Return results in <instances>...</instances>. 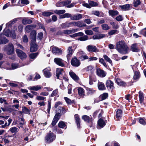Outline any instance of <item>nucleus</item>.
Here are the masks:
<instances>
[{"instance_id": "nucleus-32", "label": "nucleus", "mask_w": 146, "mask_h": 146, "mask_svg": "<svg viewBox=\"0 0 146 146\" xmlns=\"http://www.w3.org/2000/svg\"><path fill=\"white\" fill-rule=\"evenodd\" d=\"M98 85V89L100 90H104L106 88L103 82H99Z\"/></svg>"}, {"instance_id": "nucleus-8", "label": "nucleus", "mask_w": 146, "mask_h": 146, "mask_svg": "<svg viewBox=\"0 0 146 146\" xmlns=\"http://www.w3.org/2000/svg\"><path fill=\"white\" fill-rule=\"evenodd\" d=\"M86 49L89 52H96L99 51L98 49L96 46L92 45H90L87 46L86 47Z\"/></svg>"}, {"instance_id": "nucleus-31", "label": "nucleus", "mask_w": 146, "mask_h": 146, "mask_svg": "<svg viewBox=\"0 0 146 146\" xmlns=\"http://www.w3.org/2000/svg\"><path fill=\"white\" fill-rule=\"evenodd\" d=\"M22 111H23V113L25 114H28L29 115H30V111L31 110L29 109L27 107L25 106L22 107Z\"/></svg>"}, {"instance_id": "nucleus-26", "label": "nucleus", "mask_w": 146, "mask_h": 146, "mask_svg": "<svg viewBox=\"0 0 146 146\" xmlns=\"http://www.w3.org/2000/svg\"><path fill=\"white\" fill-rule=\"evenodd\" d=\"M105 36L104 34H100L93 36V38L94 39H98L104 37Z\"/></svg>"}, {"instance_id": "nucleus-50", "label": "nucleus", "mask_w": 146, "mask_h": 146, "mask_svg": "<svg viewBox=\"0 0 146 146\" xmlns=\"http://www.w3.org/2000/svg\"><path fill=\"white\" fill-rule=\"evenodd\" d=\"M139 122L141 124L144 125L146 124V121L143 118H139Z\"/></svg>"}, {"instance_id": "nucleus-52", "label": "nucleus", "mask_w": 146, "mask_h": 146, "mask_svg": "<svg viewBox=\"0 0 146 146\" xmlns=\"http://www.w3.org/2000/svg\"><path fill=\"white\" fill-rule=\"evenodd\" d=\"M89 4L90 5L91 7L96 6L98 5V4L96 2L92 1H89Z\"/></svg>"}, {"instance_id": "nucleus-42", "label": "nucleus", "mask_w": 146, "mask_h": 146, "mask_svg": "<svg viewBox=\"0 0 146 146\" xmlns=\"http://www.w3.org/2000/svg\"><path fill=\"white\" fill-rule=\"evenodd\" d=\"M18 18H15L13 20L9 22H8L6 24V25L7 26H11L12 24H14L16 23L17 21Z\"/></svg>"}, {"instance_id": "nucleus-4", "label": "nucleus", "mask_w": 146, "mask_h": 146, "mask_svg": "<svg viewBox=\"0 0 146 146\" xmlns=\"http://www.w3.org/2000/svg\"><path fill=\"white\" fill-rule=\"evenodd\" d=\"M5 50L7 51V54L9 55L13 54L14 51V47L12 43H9L5 46Z\"/></svg>"}, {"instance_id": "nucleus-22", "label": "nucleus", "mask_w": 146, "mask_h": 146, "mask_svg": "<svg viewBox=\"0 0 146 146\" xmlns=\"http://www.w3.org/2000/svg\"><path fill=\"white\" fill-rule=\"evenodd\" d=\"M109 15L113 17H114L119 14L117 10H110L108 11Z\"/></svg>"}, {"instance_id": "nucleus-1", "label": "nucleus", "mask_w": 146, "mask_h": 146, "mask_svg": "<svg viewBox=\"0 0 146 146\" xmlns=\"http://www.w3.org/2000/svg\"><path fill=\"white\" fill-rule=\"evenodd\" d=\"M116 49L120 53L126 54L128 53L129 48L123 40L119 41L116 44Z\"/></svg>"}, {"instance_id": "nucleus-51", "label": "nucleus", "mask_w": 146, "mask_h": 146, "mask_svg": "<svg viewBox=\"0 0 146 146\" xmlns=\"http://www.w3.org/2000/svg\"><path fill=\"white\" fill-rule=\"evenodd\" d=\"M103 57L108 62L110 63L111 64L112 63L111 60L106 55H103Z\"/></svg>"}, {"instance_id": "nucleus-11", "label": "nucleus", "mask_w": 146, "mask_h": 146, "mask_svg": "<svg viewBox=\"0 0 146 146\" xmlns=\"http://www.w3.org/2000/svg\"><path fill=\"white\" fill-rule=\"evenodd\" d=\"M74 52L73 49H71V47H68L67 50L66 57L68 60H69L72 57Z\"/></svg>"}, {"instance_id": "nucleus-39", "label": "nucleus", "mask_w": 146, "mask_h": 146, "mask_svg": "<svg viewBox=\"0 0 146 146\" xmlns=\"http://www.w3.org/2000/svg\"><path fill=\"white\" fill-rule=\"evenodd\" d=\"M38 54V52L31 53L29 54V57L30 59L34 60L37 56Z\"/></svg>"}, {"instance_id": "nucleus-62", "label": "nucleus", "mask_w": 146, "mask_h": 146, "mask_svg": "<svg viewBox=\"0 0 146 146\" xmlns=\"http://www.w3.org/2000/svg\"><path fill=\"white\" fill-rule=\"evenodd\" d=\"M63 33L65 34L69 35L72 34L71 30H65L63 31Z\"/></svg>"}, {"instance_id": "nucleus-18", "label": "nucleus", "mask_w": 146, "mask_h": 146, "mask_svg": "<svg viewBox=\"0 0 146 146\" xmlns=\"http://www.w3.org/2000/svg\"><path fill=\"white\" fill-rule=\"evenodd\" d=\"M96 73L98 76L102 77H104L106 75L105 72L100 69L97 70Z\"/></svg>"}, {"instance_id": "nucleus-23", "label": "nucleus", "mask_w": 146, "mask_h": 146, "mask_svg": "<svg viewBox=\"0 0 146 146\" xmlns=\"http://www.w3.org/2000/svg\"><path fill=\"white\" fill-rule=\"evenodd\" d=\"M38 49L37 45L36 43H31L30 51L31 52H34L36 51Z\"/></svg>"}, {"instance_id": "nucleus-34", "label": "nucleus", "mask_w": 146, "mask_h": 146, "mask_svg": "<svg viewBox=\"0 0 146 146\" xmlns=\"http://www.w3.org/2000/svg\"><path fill=\"white\" fill-rule=\"evenodd\" d=\"M60 25L62 28L63 29L68 28L70 27L69 22L68 21L62 23Z\"/></svg>"}, {"instance_id": "nucleus-38", "label": "nucleus", "mask_w": 146, "mask_h": 146, "mask_svg": "<svg viewBox=\"0 0 146 146\" xmlns=\"http://www.w3.org/2000/svg\"><path fill=\"white\" fill-rule=\"evenodd\" d=\"M53 14V13L52 12H49L48 11H45L42 12V15L44 16L49 17Z\"/></svg>"}, {"instance_id": "nucleus-25", "label": "nucleus", "mask_w": 146, "mask_h": 146, "mask_svg": "<svg viewBox=\"0 0 146 146\" xmlns=\"http://www.w3.org/2000/svg\"><path fill=\"white\" fill-rule=\"evenodd\" d=\"M32 21L29 18H25L22 21V23L24 25H27L32 23Z\"/></svg>"}, {"instance_id": "nucleus-47", "label": "nucleus", "mask_w": 146, "mask_h": 146, "mask_svg": "<svg viewBox=\"0 0 146 146\" xmlns=\"http://www.w3.org/2000/svg\"><path fill=\"white\" fill-rule=\"evenodd\" d=\"M17 128L15 127H13L11 128L8 131H9L12 133H16L17 132Z\"/></svg>"}, {"instance_id": "nucleus-48", "label": "nucleus", "mask_w": 146, "mask_h": 146, "mask_svg": "<svg viewBox=\"0 0 146 146\" xmlns=\"http://www.w3.org/2000/svg\"><path fill=\"white\" fill-rule=\"evenodd\" d=\"M66 11L65 10H55L54 11V12L56 14L59 15L65 13Z\"/></svg>"}, {"instance_id": "nucleus-21", "label": "nucleus", "mask_w": 146, "mask_h": 146, "mask_svg": "<svg viewBox=\"0 0 146 146\" xmlns=\"http://www.w3.org/2000/svg\"><path fill=\"white\" fill-rule=\"evenodd\" d=\"M42 88V86L37 85L35 86H30L28 88V89L30 90L38 91Z\"/></svg>"}, {"instance_id": "nucleus-37", "label": "nucleus", "mask_w": 146, "mask_h": 146, "mask_svg": "<svg viewBox=\"0 0 146 146\" xmlns=\"http://www.w3.org/2000/svg\"><path fill=\"white\" fill-rule=\"evenodd\" d=\"M101 100H103L106 99L108 97V94L107 93H104L100 95V96Z\"/></svg>"}, {"instance_id": "nucleus-29", "label": "nucleus", "mask_w": 146, "mask_h": 146, "mask_svg": "<svg viewBox=\"0 0 146 146\" xmlns=\"http://www.w3.org/2000/svg\"><path fill=\"white\" fill-rule=\"evenodd\" d=\"M131 48L133 52H138L139 51V49L138 48L136 44H133L131 46Z\"/></svg>"}, {"instance_id": "nucleus-55", "label": "nucleus", "mask_w": 146, "mask_h": 146, "mask_svg": "<svg viewBox=\"0 0 146 146\" xmlns=\"http://www.w3.org/2000/svg\"><path fill=\"white\" fill-rule=\"evenodd\" d=\"M141 3L140 0H134L133 1L134 6L135 7L138 6Z\"/></svg>"}, {"instance_id": "nucleus-12", "label": "nucleus", "mask_w": 146, "mask_h": 146, "mask_svg": "<svg viewBox=\"0 0 146 146\" xmlns=\"http://www.w3.org/2000/svg\"><path fill=\"white\" fill-rule=\"evenodd\" d=\"M36 33L35 31H33L30 34V38L31 39V43H36Z\"/></svg>"}, {"instance_id": "nucleus-16", "label": "nucleus", "mask_w": 146, "mask_h": 146, "mask_svg": "<svg viewBox=\"0 0 146 146\" xmlns=\"http://www.w3.org/2000/svg\"><path fill=\"white\" fill-rule=\"evenodd\" d=\"M52 51L53 53L56 54H61L62 52V51L60 49L56 47H53Z\"/></svg>"}, {"instance_id": "nucleus-3", "label": "nucleus", "mask_w": 146, "mask_h": 146, "mask_svg": "<svg viewBox=\"0 0 146 146\" xmlns=\"http://www.w3.org/2000/svg\"><path fill=\"white\" fill-rule=\"evenodd\" d=\"M56 139V135L53 133H48L45 137V141L46 143L52 142Z\"/></svg>"}, {"instance_id": "nucleus-60", "label": "nucleus", "mask_w": 146, "mask_h": 146, "mask_svg": "<svg viewBox=\"0 0 146 146\" xmlns=\"http://www.w3.org/2000/svg\"><path fill=\"white\" fill-rule=\"evenodd\" d=\"M92 14L96 15L98 17H100V13L98 11H93L92 12Z\"/></svg>"}, {"instance_id": "nucleus-43", "label": "nucleus", "mask_w": 146, "mask_h": 146, "mask_svg": "<svg viewBox=\"0 0 146 146\" xmlns=\"http://www.w3.org/2000/svg\"><path fill=\"white\" fill-rule=\"evenodd\" d=\"M21 66L19 65L18 64L13 63L11 64L12 68L11 69L14 70L17 68H19Z\"/></svg>"}, {"instance_id": "nucleus-46", "label": "nucleus", "mask_w": 146, "mask_h": 146, "mask_svg": "<svg viewBox=\"0 0 146 146\" xmlns=\"http://www.w3.org/2000/svg\"><path fill=\"white\" fill-rule=\"evenodd\" d=\"M9 85L12 87H16L18 86L19 83L18 82H16L15 83L10 82L9 83Z\"/></svg>"}, {"instance_id": "nucleus-19", "label": "nucleus", "mask_w": 146, "mask_h": 146, "mask_svg": "<svg viewBox=\"0 0 146 146\" xmlns=\"http://www.w3.org/2000/svg\"><path fill=\"white\" fill-rule=\"evenodd\" d=\"M123 111L120 109H118L116 112V120H119L122 117Z\"/></svg>"}, {"instance_id": "nucleus-28", "label": "nucleus", "mask_w": 146, "mask_h": 146, "mask_svg": "<svg viewBox=\"0 0 146 146\" xmlns=\"http://www.w3.org/2000/svg\"><path fill=\"white\" fill-rule=\"evenodd\" d=\"M120 7L123 11H128L130 7V4H126L123 5L119 6Z\"/></svg>"}, {"instance_id": "nucleus-44", "label": "nucleus", "mask_w": 146, "mask_h": 146, "mask_svg": "<svg viewBox=\"0 0 146 146\" xmlns=\"http://www.w3.org/2000/svg\"><path fill=\"white\" fill-rule=\"evenodd\" d=\"M140 76V74L139 72L135 71L134 72V75L133 78L134 80L138 79Z\"/></svg>"}, {"instance_id": "nucleus-58", "label": "nucleus", "mask_w": 146, "mask_h": 146, "mask_svg": "<svg viewBox=\"0 0 146 146\" xmlns=\"http://www.w3.org/2000/svg\"><path fill=\"white\" fill-rule=\"evenodd\" d=\"M85 33L87 35H90L93 34V31L90 30H86L85 31Z\"/></svg>"}, {"instance_id": "nucleus-53", "label": "nucleus", "mask_w": 146, "mask_h": 146, "mask_svg": "<svg viewBox=\"0 0 146 146\" xmlns=\"http://www.w3.org/2000/svg\"><path fill=\"white\" fill-rule=\"evenodd\" d=\"M119 31L116 30H112L108 33L109 35H111L115 34L118 33Z\"/></svg>"}, {"instance_id": "nucleus-57", "label": "nucleus", "mask_w": 146, "mask_h": 146, "mask_svg": "<svg viewBox=\"0 0 146 146\" xmlns=\"http://www.w3.org/2000/svg\"><path fill=\"white\" fill-rule=\"evenodd\" d=\"M64 99L65 100L67 104H71L72 103L71 100L68 98L67 97H64Z\"/></svg>"}, {"instance_id": "nucleus-6", "label": "nucleus", "mask_w": 146, "mask_h": 146, "mask_svg": "<svg viewBox=\"0 0 146 146\" xmlns=\"http://www.w3.org/2000/svg\"><path fill=\"white\" fill-rule=\"evenodd\" d=\"M72 65L75 67H78L80 64V60L76 57H74L72 58L71 61Z\"/></svg>"}, {"instance_id": "nucleus-30", "label": "nucleus", "mask_w": 146, "mask_h": 146, "mask_svg": "<svg viewBox=\"0 0 146 146\" xmlns=\"http://www.w3.org/2000/svg\"><path fill=\"white\" fill-rule=\"evenodd\" d=\"M69 74L71 77L74 80H79L78 77L76 74L72 72H70Z\"/></svg>"}, {"instance_id": "nucleus-17", "label": "nucleus", "mask_w": 146, "mask_h": 146, "mask_svg": "<svg viewBox=\"0 0 146 146\" xmlns=\"http://www.w3.org/2000/svg\"><path fill=\"white\" fill-rule=\"evenodd\" d=\"M139 100L140 104L141 105H145V103L144 102V95L142 92H139Z\"/></svg>"}, {"instance_id": "nucleus-40", "label": "nucleus", "mask_w": 146, "mask_h": 146, "mask_svg": "<svg viewBox=\"0 0 146 146\" xmlns=\"http://www.w3.org/2000/svg\"><path fill=\"white\" fill-rule=\"evenodd\" d=\"M88 36L84 35L82 36L79 38L78 40L80 41H84L88 40Z\"/></svg>"}, {"instance_id": "nucleus-33", "label": "nucleus", "mask_w": 146, "mask_h": 146, "mask_svg": "<svg viewBox=\"0 0 146 146\" xmlns=\"http://www.w3.org/2000/svg\"><path fill=\"white\" fill-rule=\"evenodd\" d=\"M36 25H27L25 27V30L27 32H29L31 30L36 27Z\"/></svg>"}, {"instance_id": "nucleus-64", "label": "nucleus", "mask_w": 146, "mask_h": 146, "mask_svg": "<svg viewBox=\"0 0 146 146\" xmlns=\"http://www.w3.org/2000/svg\"><path fill=\"white\" fill-rule=\"evenodd\" d=\"M115 19L118 21H120L123 20V18L121 15H119L116 17Z\"/></svg>"}, {"instance_id": "nucleus-63", "label": "nucleus", "mask_w": 146, "mask_h": 146, "mask_svg": "<svg viewBox=\"0 0 146 146\" xmlns=\"http://www.w3.org/2000/svg\"><path fill=\"white\" fill-rule=\"evenodd\" d=\"M71 1V0H66L63 1L64 6L68 5Z\"/></svg>"}, {"instance_id": "nucleus-36", "label": "nucleus", "mask_w": 146, "mask_h": 146, "mask_svg": "<svg viewBox=\"0 0 146 146\" xmlns=\"http://www.w3.org/2000/svg\"><path fill=\"white\" fill-rule=\"evenodd\" d=\"M58 126L61 128H64L66 126V123L63 121H60L58 125Z\"/></svg>"}, {"instance_id": "nucleus-7", "label": "nucleus", "mask_w": 146, "mask_h": 146, "mask_svg": "<svg viewBox=\"0 0 146 146\" xmlns=\"http://www.w3.org/2000/svg\"><path fill=\"white\" fill-rule=\"evenodd\" d=\"M64 72L63 68H57L56 70V76L58 79H62L63 77Z\"/></svg>"}, {"instance_id": "nucleus-61", "label": "nucleus", "mask_w": 146, "mask_h": 146, "mask_svg": "<svg viewBox=\"0 0 146 146\" xmlns=\"http://www.w3.org/2000/svg\"><path fill=\"white\" fill-rule=\"evenodd\" d=\"M146 27L144 29L142 30L139 32L140 33L143 35L145 36H146Z\"/></svg>"}, {"instance_id": "nucleus-2", "label": "nucleus", "mask_w": 146, "mask_h": 146, "mask_svg": "<svg viewBox=\"0 0 146 146\" xmlns=\"http://www.w3.org/2000/svg\"><path fill=\"white\" fill-rule=\"evenodd\" d=\"M61 108V107H59V110H60V112L56 113L53 118L51 124V125H52V126H54L56 125V123L60 118L61 115L65 113V112L62 111Z\"/></svg>"}, {"instance_id": "nucleus-15", "label": "nucleus", "mask_w": 146, "mask_h": 146, "mask_svg": "<svg viewBox=\"0 0 146 146\" xmlns=\"http://www.w3.org/2000/svg\"><path fill=\"white\" fill-rule=\"evenodd\" d=\"M74 118L75 122L78 128H80V119L79 116L78 114H75L74 115Z\"/></svg>"}, {"instance_id": "nucleus-59", "label": "nucleus", "mask_w": 146, "mask_h": 146, "mask_svg": "<svg viewBox=\"0 0 146 146\" xmlns=\"http://www.w3.org/2000/svg\"><path fill=\"white\" fill-rule=\"evenodd\" d=\"M56 6L57 7H61L64 6L63 1H58L56 4Z\"/></svg>"}, {"instance_id": "nucleus-49", "label": "nucleus", "mask_w": 146, "mask_h": 146, "mask_svg": "<svg viewBox=\"0 0 146 146\" xmlns=\"http://www.w3.org/2000/svg\"><path fill=\"white\" fill-rule=\"evenodd\" d=\"M102 29L105 30H107L110 29V27L108 25L106 24H103L101 25Z\"/></svg>"}, {"instance_id": "nucleus-20", "label": "nucleus", "mask_w": 146, "mask_h": 146, "mask_svg": "<svg viewBox=\"0 0 146 146\" xmlns=\"http://www.w3.org/2000/svg\"><path fill=\"white\" fill-rule=\"evenodd\" d=\"M82 17V15L78 14L73 15L71 18V19L72 20H78L81 19Z\"/></svg>"}, {"instance_id": "nucleus-56", "label": "nucleus", "mask_w": 146, "mask_h": 146, "mask_svg": "<svg viewBox=\"0 0 146 146\" xmlns=\"http://www.w3.org/2000/svg\"><path fill=\"white\" fill-rule=\"evenodd\" d=\"M99 59V62L102 64L105 67H107V65L106 63L105 62L104 59L100 58Z\"/></svg>"}, {"instance_id": "nucleus-14", "label": "nucleus", "mask_w": 146, "mask_h": 146, "mask_svg": "<svg viewBox=\"0 0 146 146\" xmlns=\"http://www.w3.org/2000/svg\"><path fill=\"white\" fill-rule=\"evenodd\" d=\"M16 52L18 56L21 59H23L26 57L27 56L26 54L22 51L19 49H17L16 50Z\"/></svg>"}, {"instance_id": "nucleus-5", "label": "nucleus", "mask_w": 146, "mask_h": 146, "mask_svg": "<svg viewBox=\"0 0 146 146\" xmlns=\"http://www.w3.org/2000/svg\"><path fill=\"white\" fill-rule=\"evenodd\" d=\"M106 85L109 90L113 91L115 88L114 85V83L110 80H107L106 81Z\"/></svg>"}, {"instance_id": "nucleus-54", "label": "nucleus", "mask_w": 146, "mask_h": 146, "mask_svg": "<svg viewBox=\"0 0 146 146\" xmlns=\"http://www.w3.org/2000/svg\"><path fill=\"white\" fill-rule=\"evenodd\" d=\"M48 108L47 110L48 113H49L50 111L51 106V100H48Z\"/></svg>"}, {"instance_id": "nucleus-27", "label": "nucleus", "mask_w": 146, "mask_h": 146, "mask_svg": "<svg viewBox=\"0 0 146 146\" xmlns=\"http://www.w3.org/2000/svg\"><path fill=\"white\" fill-rule=\"evenodd\" d=\"M2 34H0V40L2 44H5L8 42L9 40L5 37H1Z\"/></svg>"}, {"instance_id": "nucleus-41", "label": "nucleus", "mask_w": 146, "mask_h": 146, "mask_svg": "<svg viewBox=\"0 0 146 146\" xmlns=\"http://www.w3.org/2000/svg\"><path fill=\"white\" fill-rule=\"evenodd\" d=\"M86 71L87 72H92L94 70V67L92 65H89L86 68Z\"/></svg>"}, {"instance_id": "nucleus-24", "label": "nucleus", "mask_w": 146, "mask_h": 146, "mask_svg": "<svg viewBox=\"0 0 146 146\" xmlns=\"http://www.w3.org/2000/svg\"><path fill=\"white\" fill-rule=\"evenodd\" d=\"M115 82L119 86H124L126 85V84L123 81H122L121 79L118 78H115Z\"/></svg>"}, {"instance_id": "nucleus-10", "label": "nucleus", "mask_w": 146, "mask_h": 146, "mask_svg": "<svg viewBox=\"0 0 146 146\" xmlns=\"http://www.w3.org/2000/svg\"><path fill=\"white\" fill-rule=\"evenodd\" d=\"M107 122L106 120L104 121L102 118H100L98 121V126H97V127L98 129H99L100 128L99 127H100V128H102L104 127L106 125V123Z\"/></svg>"}, {"instance_id": "nucleus-35", "label": "nucleus", "mask_w": 146, "mask_h": 146, "mask_svg": "<svg viewBox=\"0 0 146 146\" xmlns=\"http://www.w3.org/2000/svg\"><path fill=\"white\" fill-rule=\"evenodd\" d=\"M86 25L82 21H77L76 27H83L86 26Z\"/></svg>"}, {"instance_id": "nucleus-45", "label": "nucleus", "mask_w": 146, "mask_h": 146, "mask_svg": "<svg viewBox=\"0 0 146 146\" xmlns=\"http://www.w3.org/2000/svg\"><path fill=\"white\" fill-rule=\"evenodd\" d=\"M82 119H83L84 121L87 122L88 121H89V120H90V118L89 116L87 115H84L82 116Z\"/></svg>"}, {"instance_id": "nucleus-13", "label": "nucleus", "mask_w": 146, "mask_h": 146, "mask_svg": "<svg viewBox=\"0 0 146 146\" xmlns=\"http://www.w3.org/2000/svg\"><path fill=\"white\" fill-rule=\"evenodd\" d=\"M51 69L49 67L43 70L44 76L46 78H50L52 75Z\"/></svg>"}, {"instance_id": "nucleus-9", "label": "nucleus", "mask_w": 146, "mask_h": 146, "mask_svg": "<svg viewBox=\"0 0 146 146\" xmlns=\"http://www.w3.org/2000/svg\"><path fill=\"white\" fill-rule=\"evenodd\" d=\"M54 62L57 65L62 67H65V65L63 62L64 61L62 59L56 58L54 59Z\"/></svg>"}]
</instances>
